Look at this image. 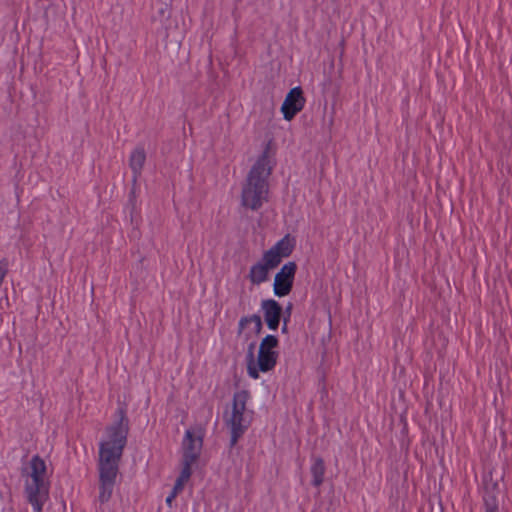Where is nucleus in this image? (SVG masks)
Wrapping results in <instances>:
<instances>
[{
    "label": "nucleus",
    "mask_w": 512,
    "mask_h": 512,
    "mask_svg": "<svg viewBox=\"0 0 512 512\" xmlns=\"http://www.w3.org/2000/svg\"><path fill=\"white\" fill-rule=\"evenodd\" d=\"M128 422L123 411H120L119 420L108 426L105 436L99 444V496L101 503L110 500L116 482L119 462L127 443Z\"/></svg>",
    "instance_id": "nucleus-1"
},
{
    "label": "nucleus",
    "mask_w": 512,
    "mask_h": 512,
    "mask_svg": "<svg viewBox=\"0 0 512 512\" xmlns=\"http://www.w3.org/2000/svg\"><path fill=\"white\" fill-rule=\"evenodd\" d=\"M270 157V143H268L250 169L243 184L241 205L246 209L258 210L268 201V178L272 171Z\"/></svg>",
    "instance_id": "nucleus-2"
},
{
    "label": "nucleus",
    "mask_w": 512,
    "mask_h": 512,
    "mask_svg": "<svg viewBox=\"0 0 512 512\" xmlns=\"http://www.w3.org/2000/svg\"><path fill=\"white\" fill-rule=\"evenodd\" d=\"M24 494L35 512H42L49 498L50 474L44 459L34 455L21 469Z\"/></svg>",
    "instance_id": "nucleus-3"
},
{
    "label": "nucleus",
    "mask_w": 512,
    "mask_h": 512,
    "mask_svg": "<svg viewBox=\"0 0 512 512\" xmlns=\"http://www.w3.org/2000/svg\"><path fill=\"white\" fill-rule=\"evenodd\" d=\"M278 339L274 335L264 337L259 345L258 355L255 358L252 351L253 344L249 347L246 357L247 373L253 379H258L260 372L266 373L274 369L278 359Z\"/></svg>",
    "instance_id": "nucleus-4"
},
{
    "label": "nucleus",
    "mask_w": 512,
    "mask_h": 512,
    "mask_svg": "<svg viewBox=\"0 0 512 512\" xmlns=\"http://www.w3.org/2000/svg\"><path fill=\"white\" fill-rule=\"evenodd\" d=\"M249 399L250 393L247 390L237 391L233 395L232 412L227 420V424L231 429L232 444L237 442L248 427V424L244 420V413Z\"/></svg>",
    "instance_id": "nucleus-5"
},
{
    "label": "nucleus",
    "mask_w": 512,
    "mask_h": 512,
    "mask_svg": "<svg viewBox=\"0 0 512 512\" xmlns=\"http://www.w3.org/2000/svg\"><path fill=\"white\" fill-rule=\"evenodd\" d=\"M204 431L201 428L185 431L182 440V460L195 463L202 451Z\"/></svg>",
    "instance_id": "nucleus-6"
},
{
    "label": "nucleus",
    "mask_w": 512,
    "mask_h": 512,
    "mask_svg": "<svg viewBox=\"0 0 512 512\" xmlns=\"http://www.w3.org/2000/svg\"><path fill=\"white\" fill-rule=\"evenodd\" d=\"M296 269L297 266L294 262H288L276 273L273 284V290L276 296L284 297L291 292Z\"/></svg>",
    "instance_id": "nucleus-7"
},
{
    "label": "nucleus",
    "mask_w": 512,
    "mask_h": 512,
    "mask_svg": "<svg viewBox=\"0 0 512 512\" xmlns=\"http://www.w3.org/2000/svg\"><path fill=\"white\" fill-rule=\"evenodd\" d=\"M305 102L302 89L300 87L292 88L281 106L283 118L291 121L304 108Z\"/></svg>",
    "instance_id": "nucleus-8"
},
{
    "label": "nucleus",
    "mask_w": 512,
    "mask_h": 512,
    "mask_svg": "<svg viewBox=\"0 0 512 512\" xmlns=\"http://www.w3.org/2000/svg\"><path fill=\"white\" fill-rule=\"evenodd\" d=\"M261 308L264 313V319L269 329L276 330L279 326L282 308L274 299L263 300Z\"/></svg>",
    "instance_id": "nucleus-9"
},
{
    "label": "nucleus",
    "mask_w": 512,
    "mask_h": 512,
    "mask_svg": "<svg viewBox=\"0 0 512 512\" xmlns=\"http://www.w3.org/2000/svg\"><path fill=\"white\" fill-rule=\"evenodd\" d=\"M248 328L246 333V338L251 337L252 335L260 334L262 330V321L261 317L254 314L248 317H243L239 321V333H242Z\"/></svg>",
    "instance_id": "nucleus-10"
},
{
    "label": "nucleus",
    "mask_w": 512,
    "mask_h": 512,
    "mask_svg": "<svg viewBox=\"0 0 512 512\" xmlns=\"http://www.w3.org/2000/svg\"><path fill=\"white\" fill-rule=\"evenodd\" d=\"M269 271L270 269L262 261H259L251 267L249 278L253 284H260L268 279Z\"/></svg>",
    "instance_id": "nucleus-11"
},
{
    "label": "nucleus",
    "mask_w": 512,
    "mask_h": 512,
    "mask_svg": "<svg viewBox=\"0 0 512 512\" xmlns=\"http://www.w3.org/2000/svg\"><path fill=\"white\" fill-rule=\"evenodd\" d=\"M146 153L143 148H136L130 155L129 164L135 175H139L145 164Z\"/></svg>",
    "instance_id": "nucleus-12"
},
{
    "label": "nucleus",
    "mask_w": 512,
    "mask_h": 512,
    "mask_svg": "<svg viewBox=\"0 0 512 512\" xmlns=\"http://www.w3.org/2000/svg\"><path fill=\"white\" fill-rule=\"evenodd\" d=\"M312 475V484L319 487L324 481L325 464L321 458H315L310 468Z\"/></svg>",
    "instance_id": "nucleus-13"
},
{
    "label": "nucleus",
    "mask_w": 512,
    "mask_h": 512,
    "mask_svg": "<svg viewBox=\"0 0 512 512\" xmlns=\"http://www.w3.org/2000/svg\"><path fill=\"white\" fill-rule=\"evenodd\" d=\"M283 259L288 257L294 248V242L289 236L283 237L274 246L271 247Z\"/></svg>",
    "instance_id": "nucleus-14"
},
{
    "label": "nucleus",
    "mask_w": 512,
    "mask_h": 512,
    "mask_svg": "<svg viewBox=\"0 0 512 512\" xmlns=\"http://www.w3.org/2000/svg\"><path fill=\"white\" fill-rule=\"evenodd\" d=\"M261 261L271 270L281 263L282 258L277 252L270 248L263 254Z\"/></svg>",
    "instance_id": "nucleus-15"
},
{
    "label": "nucleus",
    "mask_w": 512,
    "mask_h": 512,
    "mask_svg": "<svg viewBox=\"0 0 512 512\" xmlns=\"http://www.w3.org/2000/svg\"><path fill=\"white\" fill-rule=\"evenodd\" d=\"M193 462H189V461H183L182 460V467H181V471H180V476L182 478H185L187 480L190 479L191 475H192V466H193Z\"/></svg>",
    "instance_id": "nucleus-16"
},
{
    "label": "nucleus",
    "mask_w": 512,
    "mask_h": 512,
    "mask_svg": "<svg viewBox=\"0 0 512 512\" xmlns=\"http://www.w3.org/2000/svg\"><path fill=\"white\" fill-rule=\"evenodd\" d=\"M178 493L175 491H171V493L166 498V504L171 507L174 499L177 497Z\"/></svg>",
    "instance_id": "nucleus-17"
},
{
    "label": "nucleus",
    "mask_w": 512,
    "mask_h": 512,
    "mask_svg": "<svg viewBox=\"0 0 512 512\" xmlns=\"http://www.w3.org/2000/svg\"><path fill=\"white\" fill-rule=\"evenodd\" d=\"M184 486H185V484H184V483H182V482H180V481H178V480L176 479V482H175L174 487H173V489H172V490H173V491H175V492H177V493L179 494V493H181V492L183 491Z\"/></svg>",
    "instance_id": "nucleus-18"
},
{
    "label": "nucleus",
    "mask_w": 512,
    "mask_h": 512,
    "mask_svg": "<svg viewBox=\"0 0 512 512\" xmlns=\"http://www.w3.org/2000/svg\"><path fill=\"white\" fill-rule=\"evenodd\" d=\"M177 480L182 482V483H184V484H186L189 481V480H187L185 478H182L180 475L178 476Z\"/></svg>",
    "instance_id": "nucleus-19"
},
{
    "label": "nucleus",
    "mask_w": 512,
    "mask_h": 512,
    "mask_svg": "<svg viewBox=\"0 0 512 512\" xmlns=\"http://www.w3.org/2000/svg\"><path fill=\"white\" fill-rule=\"evenodd\" d=\"M286 330V320L284 321L283 331Z\"/></svg>",
    "instance_id": "nucleus-20"
}]
</instances>
